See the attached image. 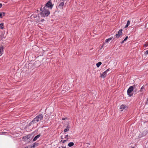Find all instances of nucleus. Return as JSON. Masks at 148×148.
Here are the masks:
<instances>
[{
  "label": "nucleus",
  "mask_w": 148,
  "mask_h": 148,
  "mask_svg": "<svg viewBox=\"0 0 148 148\" xmlns=\"http://www.w3.org/2000/svg\"><path fill=\"white\" fill-rule=\"evenodd\" d=\"M40 16L43 17H47L50 14L49 10L47 8L41 6L40 8Z\"/></svg>",
  "instance_id": "f257e3e1"
},
{
  "label": "nucleus",
  "mask_w": 148,
  "mask_h": 148,
  "mask_svg": "<svg viewBox=\"0 0 148 148\" xmlns=\"http://www.w3.org/2000/svg\"><path fill=\"white\" fill-rule=\"evenodd\" d=\"M43 116L42 114H39L29 124V125L31 126L32 124L36 123L39 121H41L43 118Z\"/></svg>",
  "instance_id": "f03ea898"
},
{
  "label": "nucleus",
  "mask_w": 148,
  "mask_h": 148,
  "mask_svg": "<svg viewBox=\"0 0 148 148\" xmlns=\"http://www.w3.org/2000/svg\"><path fill=\"white\" fill-rule=\"evenodd\" d=\"M134 87L133 86H130L128 89L127 91V95L131 97L133 95V94Z\"/></svg>",
  "instance_id": "7ed1b4c3"
},
{
  "label": "nucleus",
  "mask_w": 148,
  "mask_h": 148,
  "mask_svg": "<svg viewBox=\"0 0 148 148\" xmlns=\"http://www.w3.org/2000/svg\"><path fill=\"white\" fill-rule=\"evenodd\" d=\"M53 6V4L50 1H48L45 4L44 7L48 9H51Z\"/></svg>",
  "instance_id": "20e7f679"
},
{
  "label": "nucleus",
  "mask_w": 148,
  "mask_h": 148,
  "mask_svg": "<svg viewBox=\"0 0 148 148\" xmlns=\"http://www.w3.org/2000/svg\"><path fill=\"white\" fill-rule=\"evenodd\" d=\"M122 29H120L118 32V33L116 34L115 36H114V37L115 36L116 38H119L122 35Z\"/></svg>",
  "instance_id": "39448f33"
},
{
  "label": "nucleus",
  "mask_w": 148,
  "mask_h": 148,
  "mask_svg": "<svg viewBox=\"0 0 148 148\" xmlns=\"http://www.w3.org/2000/svg\"><path fill=\"white\" fill-rule=\"evenodd\" d=\"M127 108V107L126 106L124 105H122L121 106L120 109L121 110V111H122L123 110V109H125Z\"/></svg>",
  "instance_id": "423d86ee"
},
{
  "label": "nucleus",
  "mask_w": 148,
  "mask_h": 148,
  "mask_svg": "<svg viewBox=\"0 0 148 148\" xmlns=\"http://www.w3.org/2000/svg\"><path fill=\"white\" fill-rule=\"evenodd\" d=\"M64 4V3L63 2L61 3L58 6V7L60 9H62L63 7Z\"/></svg>",
  "instance_id": "0eeeda50"
},
{
  "label": "nucleus",
  "mask_w": 148,
  "mask_h": 148,
  "mask_svg": "<svg viewBox=\"0 0 148 148\" xmlns=\"http://www.w3.org/2000/svg\"><path fill=\"white\" fill-rule=\"evenodd\" d=\"M107 73L106 72V71H105L101 75V77L103 78L105 77L106 76Z\"/></svg>",
  "instance_id": "6e6552de"
},
{
  "label": "nucleus",
  "mask_w": 148,
  "mask_h": 148,
  "mask_svg": "<svg viewBox=\"0 0 148 148\" xmlns=\"http://www.w3.org/2000/svg\"><path fill=\"white\" fill-rule=\"evenodd\" d=\"M70 128V127L69 125H68L66 126V129H65L64 130V132H66L68 131Z\"/></svg>",
  "instance_id": "1a4fd4ad"
},
{
  "label": "nucleus",
  "mask_w": 148,
  "mask_h": 148,
  "mask_svg": "<svg viewBox=\"0 0 148 148\" xmlns=\"http://www.w3.org/2000/svg\"><path fill=\"white\" fill-rule=\"evenodd\" d=\"M40 136V135L38 134L33 139V140L34 141H36L38 138H39Z\"/></svg>",
  "instance_id": "9d476101"
},
{
  "label": "nucleus",
  "mask_w": 148,
  "mask_h": 148,
  "mask_svg": "<svg viewBox=\"0 0 148 148\" xmlns=\"http://www.w3.org/2000/svg\"><path fill=\"white\" fill-rule=\"evenodd\" d=\"M112 37H111L110 38H109L108 39H106L105 40L106 42V43H108L109 41L111 40L112 39Z\"/></svg>",
  "instance_id": "9b49d317"
},
{
  "label": "nucleus",
  "mask_w": 148,
  "mask_h": 148,
  "mask_svg": "<svg viewBox=\"0 0 148 148\" xmlns=\"http://www.w3.org/2000/svg\"><path fill=\"white\" fill-rule=\"evenodd\" d=\"M74 145V143L73 142H70L68 144V145L69 147H71L73 146Z\"/></svg>",
  "instance_id": "f8f14e48"
},
{
  "label": "nucleus",
  "mask_w": 148,
  "mask_h": 148,
  "mask_svg": "<svg viewBox=\"0 0 148 148\" xmlns=\"http://www.w3.org/2000/svg\"><path fill=\"white\" fill-rule=\"evenodd\" d=\"M101 64H102V63L101 62H98V63H97L96 64V65L97 67L98 68Z\"/></svg>",
  "instance_id": "ddd939ff"
},
{
  "label": "nucleus",
  "mask_w": 148,
  "mask_h": 148,
  "mask_svg": "<svg viewBox=\"0 0 148 148\" xmlns=\"http://www.w3.org/2000/svg\"><path fill=\"white\" fill-rule=\"evenodd\" d=\"M3 23H1L0 24V29H3Z\"/></svg>",
  "instance_id": "4468645a"
},
{
  "label": "nucleus",
  "mask_w": 148,
  "mask_h": 148,
  "mask_svg": "<svg viewBox=\"0 0 148 148\" xmlns=\"http://www.w3.org/2000/svg\"><path fill=\"white\" fill-rule=\"evenodd\" d=\"M144 89V87L143 86L140 89V92H142L143 91V90Z\"/></svg>",
  "instance_id": "2eb2a0df"
},
{
  "label": "nucleus",
  "mask_w": 148,
  "mask_h": 148,
  "mask_svg": "<svg viewBox=\"0 0 148 148\" xmlns=\"http://www.w3.org/2000/svg\"><path fill=\"white\" fill-rule=\"evenodd\" d=\"M36 144L35 143H34L33 144V145L31 147V148H34L36 147L35 146Z\"/></svg>",
  "instance_id": "dca6fc26"
},
{
  "label": "nucleus",
  "mask_w": 148,
  "mask_h": 148,
  "mask_svg": "<svg viewBox=\"0 0 148 148\" xmlns=\"http://www.w3.org/2000/svg\"><path fill=\"white\" fill-rule=\"evenodd\" d=\"M130 22L128 20L127 21V23L126 25H127L129 26L130 24Z\"/></svg>",
  "instance_id": "f3484780"
},
{
  "label": "nucleus",
  "mask_w": 148,
  "mask_h": 148,
  "mask_svg": "<svg viewBox=\"0 0 148 148\" xmlns=\"http://www.w3.org/2000/svg\"><path fill=\"white\" fill-rule=\"evenodd\" d=\"M148 46V44L147 43L145 44V45H144V46L145 48H146Z\"/></svg>",
  "instance_id": "a211bd4d"
},
{
  "label": "nucleus",
  "mask_w": 148,
  "mask_h": 148,
  "mask_svg": "<svg viewBox=\"0 0 148 148\" xmlns=\"http://www.w3.org/2000/svg\"><path fill=\"white\" fill-rule=\"evenodd\" d=\"M148 54V50H147L145 52V55H147Z\"/></svg>",
  "instance_id": "6ab92c4d"
},
{
  "label": "nucleus",
  "mask_w": 148,
  "mask_h": 148,
  "mask_svg": "<svg viewBox=\"0 0 148 148\" xmlns=\"http://www.w3.org/2000/svg\"><path fill=\"white\" fill-rule=\"evenodd\" d=\"M0 13H1L2 16V15L3 16H5V12H0Z\"/></svg>",
  "instance_id": "aec40b11"
},
{
  "label": "nucleus",
  "mask_w": 148,
  "mask_h": 148,
  "mask_svg": "<svg viewBox=\"0 0 148 148\" xmlns=\"http://www.w3.org/2000/svg\"><path fill=\"white\" fill-rule=\"evenodd\" d=\"M128 38V36H126L124 39V41H125Z\"/></svg>",
  "instance_id": "412c9836"
},
{
  "label": "nucleus",
  "mask_w": 148,
  "mask_h": 148,
  "mask_svg": "<svg viewBox=\"0 0 148 148\" xmlns=\"http://www.w3.org/2000/svg\"><path fill=\"white\" fill-rule=\"evenodd\" d=\"M68 135H66L64 137L65 138L67 139V138H68Z\"/></svg>",
  "instance_id": "4be33fe9"
},
{
  "label": "nucleus",
  "mask_w": 148,
  "mask_h": 148,
  "mask_svg": "<svg viewBox=\"0 0 148 148\" xmlns=\"http://www.w3.org/2000/svg\"><path fill=\"white\" fill-rule=\"evenodd\" d=\"M110 71V69H108L106 71H106V73H107V72L108 71Z\"/></svg>",
  "instance_id": "5701e85b"
},
{
  "label": "nucleus",
  "mask_w": 148,
  "mask_h": 148,
  "mask_svg": "<svg viewBox=\"0 0 148 148\" xmlns=\"http://www.w3.org/2000/svg\"><path fill=\"white\" fill-rule=\"evenodd\" d=\"M44 21V19H42L40 21H41V22H43Z\"/></svg>",
  "instance_id": "b1692460"
},
{
  "label": "nucleus",
  "mask_w": 148,
  "mask_h": 148,
  "mask_svg": "<svg viewBox=\"0 0 148 148\" xmlns=\"http://www.w3.org/2000/svg\"><path fill=\"white\" fill-rule=\"evenodd\" d=\"M66 141V140H64L63 141L62 143H65Z\"/></svg>",
  "instance_id": "393cba45"
},
{
  "label": "nucleus",
  "mask_w": 148,
  "mask_h": 148,
  "mask_svg": "<svg viewBox=\"0 0 148 148\" xmlns=\"http://www.w3.org/2000/svg\"><path fill=\"white\" fill-rule=\"evenodd\" d=\"M128 25H125V28H127V27H128Z\"/></svg>",
  "instance_id": "a878e982"
},
{
  "label": "nucleus",
  "mask_w": 148,
  "mask_h": 148,
  "mask_svg": "<svg viewBox=\"0 0 148 148\" xmlns=\"http://www.w3.org/2000/svg\"><path fill=\"white\" fill-rule=\"evenodd\" d=\"M2 6V4L1 3H0V8H1Z\"/></svg>",
  "instance_id": "bb28decb"
},
{
  "label": "nucleus",
  "mask_w": 148,
  "mask_h": 148,
  "mask_svg": "<svg viewBox=\"0 0 148 148\" xmlns=\"http://www.w3.org/2000/svg\"><path fill=\"white\" fill-rule=\"evenodd\" d=\"M2 16V15L1 14V13H0V18L1 17V16Z\"/></svg>",
  "instance_id": "cd10ccee"
},
{
  "label": "nucleus",
  "mask_w": 148,
  "mask_h": 148,
  "mask_svg": "<svg viewBox=\"0 0 148 148\" xmlns=\"http://www.w3.org/2000/svg\"><path fill=\"white\" fill-rule=\"evenodd\" d=\"M124 41H124V40H123V41H122L121 42V43L122 44V43H123Z\"/></svg>",
  "instance_id": "c85d7f7f"
},
{
  "label": "nucleus",
  "mask_w": 148,
  "mask_h": 148,
  "mask_svg": "<svg viewBox=\"0 0 148 148\" xmlns=\"http://www.w3.org/2000/svg\"><path fill=\"white\" fill-rule=\"evenodd\" d=\"M62 148H66V147H63V146H62Z\"/></svg>",
  "instance_id": "c756f323"
},
{
  "label": "nucleus",
  "mask_w": 148,
  "mask_h": 148,
  "mask_svg": "<svg viewBox=\"0 0 148 148\" xmlns=\"http://www.w3.org/2000/svg\"><path fill=\"white\" fill-rule=\"evenodd\" d=\"M66 139V140H66V141H67L68 140L69 138H67V139Z\"/></svg>",
  "instance_id": "7c9ffc66"
},
{
  "label": "nucleus",
  "mask_w": 148,
  "mask_h": 148,
  "mask_svg": "<svg viewBox=\"0 0 148 148\" xmlns=\"http://www.w3.org/2000/svg\"><path fill=\"white\" fill-rule=\"evenodd\" d=\"M62 120H65V118H62Z\"/></svg>",
  "instance_id": "2f4dec72"
},
{
  "label": "nucleus",
  "mask_w": 148,
  "mask_h": 148,
  "mask_svg": "<svg viewBox=\"0 0 148 148\" xmlns=\"http://www.w3.org/2000/svg\"><path fill=\"white\" fill-rule=\"evenodd\" d=\"M103 47V46H101V49L102 47Z\"/></svg>",
  "instance_id": "473e14b6"
},
{
  "label": "nucleus",
  "mask_w": 148,
  "mask_h": 148,
  "mask_svg": "<svg viewBox=\"0 0 148 148\" xmlns=\"http://www.w3.org/2000/svg\"><path fill=\"white\" fill-rule=\"evenodd\" d=\"M58 148H61L60 147H59Z\"/></svg>",
  "instance_id": "72a5a7b5"
},
{
  "label": "nucleus",
  "mask_w": 148,
  "mask_h": 148,
  "mask_svg": "<svg viewBox=\"0 0 148 148\" xmlns=\"http://www.w3.org/2000/svg\"><path fill=\"white\" fill-rule=\"evenodd\" d=\"M132 148H134V147H132Z\"/></svg>",
  "instance_id": "f704fd0d"
},
{
  "label": "nucleus",
  "mask_w": 148,
  "mask_h": 148,
  "mask_svg": "<svg viewBox=\"0 0 148 148\" xmlns=\"http://www.w3.org/2000/svg\"><path fill=\"white\" fill-rule=\"evenodd\" d=\"M1 40V38H0V40Z\"/></svg>",
  "instance_id": "c9c22d12"
}]
</instances>
